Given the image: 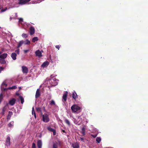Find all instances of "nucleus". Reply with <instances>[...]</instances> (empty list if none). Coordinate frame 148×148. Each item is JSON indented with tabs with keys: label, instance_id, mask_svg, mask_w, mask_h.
Masks as SVG:
<instances>
[{
	"label": "nucleus",
	"instance_id": "f257e3e1",
	"mask_svg": "<svg viewBox=\"0 0 148 148\" xmlns=\"http://www.w3.org/2000/svg\"><path fill=\"white\" fill-rule=\"evenodd\" d=\"M71 108L73 112H76L81 109L80 107L76 104L73 105Z\"/></svg>",
	"mask_w": 148,
	"mask_h": 148
},
{
	"label": "nucleus",
	"instance_id": "f03ea898",
	"mask_svg": "<svg viewBox=\"0 0 148 148\" xmlns=\"http://www.w3.org/2000/svg\"><path fill=\"white\" fill-rule=\"evenodd\" d=\"M42 121L45 122L47 123L49 121V115L47 114H42Z\"/></svg>",
	"mask_w": 148,
	"mask_h": 148
},
{
	"label": "nucleus",
	"instance_id": "7ed1b4c3",
	"mask_svg": "<svg viewBox=\"0 0 148 148\" xmlns=\"http://www.w3.org/2000/svg\"><path fill=\"white\" fill-rule=\"evenodd\" d=\"M29 33L30 35H32L34 34L35 29L33 26H31L29 28Z\"/></svg>",
	"mask_w": 148,
	"mask_h": 148
},
{
	"label": "nucleus",
	"instance_id": "20e7f679",
	"mask_svg": "<svg viewBox=\"0 0 148 148\" xmlns=\"http://www.w3.org/2000/svg\"><path fill=\"white\" fill-rule=\"evenodd\" d=\"M22 72L24 73L27 74L28 73V70L27 68L24 66H23L22 67Z\"/></svg>",
	"mask_w": 148,
	"mask_h": 148
},
{
	"label": "nucleus",
	"instance_id": "39448f33",
	"mask_svg": "<svg viewBox=\"0 0 148 148\" xmlns=\"http://www.w3.org/2000/svg\"><path fill=\"white\" fill-rule=\"evenodd\" d=\"M68 93L67 91H65L62 96V101H65L66 100L67 97Z\"/></svg>",
	"mask_w": 148,
	"mask_h": 148
},
{
	"label": "nucleus",
	"instance_id": "423d86ee",
	"mask_svg": "<svg viewBox=\"0 0 148 148\" xmlns=\"http://www.w3.org/2000/svg\"><path fill=\"white\" fill-rule=\"evenodd\" d=\"M35 53L36 56L39 58L42 56V53L39 50L36 51Z\"/></svg>",
	"mask_w": 148,
	"mask_h": 148
},
{
	"label": "nucleus",
	"instance_id": "0eeeda50",
	"mask_svg": "<svg viewBox=\"0 0 148 148\" xmlns=\"http://www.w3.org/2000/svg\"><path fill=\"white\" fill-rule=\"evenodd\" d=\"M16 100L14 98H12L9 101V103L11 106L14 105L15 103Z\"/></svg>",
	"mask_w": 148,
	"mask_h": 148
},
{
	"label": "nucleus",
	"instance_id": "6e6552de",
	"mask_svg": "<svg viewBox=\"0 0 148 148\" xmlns=\"http://www.w3.org/2000/svg\"><path fill=\"white\" fill-rule=\"evenodd\" d=\"M47 129L50 131L53 132V135H55L56 134V132L55 130L50 127H48Z\"/></svg>",
	"mask_w": 148,
	"mask_h": 148
},
{
	"label": "nucleus",
	"instance_id": "1a4fd4ad",
	"mask_svg": "<svg viewBox=\"0 0 148 148\" xmlns=\"http://www.w3.org/2000/svg\"><path fill=\"white\" fill-rule=\"evenodd\" d=\"M6 145L8 146H9L10 145V138L9 136L7 137L6 140L5 142Z\"/></svg>",
	"mask_w": 148,
	"mask_h": 148
},
{
	"label": "nucleus",
	"instance_id": "9d476101",
	"mask_svg": "<svg viewBox=\"0 0 148 148\" xmlns=\"http://www.w3.org/2000/svg\"><path fill=\"white\" fill-rule=\"evenodd\" d=\"M16 53H13L11 55V57L13 60H15L16 59Z\"/></svg>",
	"mask_w": 148,
	"mask_h": 148
},
{
	"label": "nucleus",
	"instance_id": "9b49d317",
	"mask_svg": "<svg viewBox=\"0 0 148 148\" xmlns=\"http://www.w3.org/2000/svg\"><path fill=\"white\" fill-rule=\"evenodd\" d=\"M49 64V62L48 61H46L44 62L41 65V66L42 67L44 68L48 66Z\"/></svg>",
	"mask_w": 148,
	"mask_h": 148
},
{
	"label": "nucleus",
	"instance_id": "f8f14e48",
	"mask_svg": "<svg viewBox=\"0 0 148 148\" xmlns=\"http://www.w3.org/2000/svg\"><path fill=\"white\" fill-rule=\"evenodd\" d=\"M7 56L8 54L7 53H3L0 55V58L1 59H4L7 57Z\"/></svg>",
	"mask_w": 148,
	"mask_h": 148
},
{
	"label": "nucleus",
	"instance_id": "ddd939ff",
	"mask_svg": "<svg viewBox=\"0 0 148 148\" xmlns=\"http://www.w3.org/2000/svg\"><path fill=\"white\" fill-rule=\"evenodd\" d=\"M37 145L38 148H41L42 144V141L40 140H39L37 142Z\"/></svg>",
	"mask_w": 148,
	"mask_h": 148
},
{
	"label": "nucleus",
	"instance_id": "4468645a",
	"mask_svg": "<svg viewBox=\"0 0 148 148\" xmlns=\"http://www.w3.org/2000/svg\"><path fill=\"white\" fill-rule=\"evenodd\" d=\"M40 95V90L38 89H37L35 95V97L36 98H38Z\"/></svg>",
	"mask_w": 148,
	"mask_h": 148
},
{
	"label": "nucleus",
	"instance_id": "2eb2a0df",
	"mask_svg": "<svg viewBox=\"0 0 148 148\" xmlns=\"http://www.w3.org/2000/svg\"><path fill=\"white\" fill-rule=\"evenodd\" d=\"M77 95L76 92L74 91L72 93V97L75 100L77 98Z\"/></svg>",
	"mask_w": 148,
	"mask_h": 148
},
{
	"label": "nucleus",
	"instance_id": "dca6fc26",
	"mask_svg": "<svg viewBox=\"0 0 148 148\" xmlns=\"http://www.w3.org/2000/svg\"><path fill=\"white\" fill-rule=\"evenodd\" d=\"M19 98L20 99L21 103L22 104L24 102V99L23 97L21 96H19Z\"/></svg>",
	"mask_w": 148,
	"mask_h": 148
},
{
	"label": "nucleus",
	"instance_id": "f3484780",
	"mask_svg": "<svg viewBox=\"0 0 148 148\" xmlns=\"http://www.w3.org/2000/svg\"><path fill=\"white\" fill-rule=\"evenodd\" d=\"M73 148H79V146L77 143H76L73 145Z\"/></svg>",
	"mask_w": 148,
	"mask_h": 148
},
{
	"label": "nucleus",
	"instance_id": "a211bd4d",
	"mask_svg": "<svg viewBox=\"0 0 148 148\" xmlns=\"http://www.w3.org/2000/svg\"><path fill=\"white\" fill-rule=\"evenodd\" d=\"M23 43V41H20L18 43V46H17V48H19L20 47Z\"/></svg>",
	"mask_w": 148,
	"mask_h": 148
},
{
	"label": "nucleus",
	"instance_id": "6ab92c4d",
	"mask_svg": "<svg viewBox=\"0 0 148 148\" xmlns=\"http://www.w3.org/2000/svg\"><path fill=\"white\" fill-rule=\"evenodd\" d=\"M14 122L13 121L10 122L8 125V126L10 127H11L13 126Z\"/></svg>",
	"mask_w": 148,
	"mask_h": 148
},
{
	"label": "nucleus",
	"instance_id": "aec40b11",
	"mask_svg": "<svg viewBox=\"0 0 148 148\" xmlns=\"http://www.w3.org/2000/svg\"><path fill=\"white\" fill-rule=\"evenodd\" d=\"M38 40V38L37 37H34L32 38V41L33 42H34L36 41H37Z\"/></svg>",
	"mask_w": 148,
	"mask_h": 148
},
{
	"label": "nucleus",
	"instance_id": "412c9836",
	"mask_svg": "<svg viewBox=\"0 0 148 148\" xmlns=\"http://www.w3.org/2000/svg\"><path fill=\"white\" fill-rule=\"evenodd\" d=\"M0 63L2 64H6V62L4 59H0Z\"/></svg>",
	"mask_w": 148,
	"mask_h": 148
},
{
	"label": "nucleus",
	"instance_id": "4be33fe9",
	"mask_svg": "<svg viewBox=\"0 0 148 148\" xmlns=\"http://www.w3.org/2000/svg\"><path fill=\"white\" fill-rule=\"evenodd\" d=\"M85 128L84 127H83L82 128V134L83 135H85Z\"/></svg>",
	"mask_w": 148,
	"mask_h": 148
},
{
	"label": "nucleus",
	"instance_id": "5701e85b",
	"mask_svg": "<svg viewBox=\"0 0 148 148\" xmlns=\"http://www.w3.org/2000/svg\"><path fill=\"white\" fill-rule=\"evenodd\" d=\"M101 140V139L100 137H97L96 138V141L98 143H99Z\"/></svg>",
	"mask_w": 148,
	"mask_h": 148
},
{
	"label": "nucleus",
	"instance_id": "b1692460",
	"mask_svg": "<svg viewBox=\"0 0 148 148\" xmlns=\"http://www.w3.org/2000/svg\"><path fill=\"white\" fill-rule=\"evenodd\" d=\"M25 3H26L25 2L24 0H22V1H19V2H18V4L20 5L25 4Z\"/></svg>",
	"mask_w": 148,
	"mask_h": 148
},
{
	"label": "nucleus",
	"instance_id": "393cba45",
	"mask_svg": "<svg viewBox=\"0 0 148 148\" xmlns=\"http://www.w3.org/2000/svg\"><path fill=\"white\" fill-rule=\"evenodd\" d=\"M22 36L23 38H27L28 36V35L27 34H25V33H23L22 35Z\"/></svg>",
	"mask_w": 148,
	"mask_h": 148
},
{
	"label": "nucleus",
	"instance_id": "a878e982",
	"mask_svg": "<svg viewBox=\"0 0 148 148\" xmlns=\"http://www.w3.org/2000/svg\"><path fill=\"white\" fill-rule=\"evenodd\" d=\"M50 104L51 106L54 105H55V103L54 101L52 100L50 102Z\"/></svg>",
	"mask_w": 148,
	"mask_h": 148
},
{
	"label": "nucleus",
	"instance_id": "bb28decb",
	"mask_svg": "<svg viewBox=\"0 0 148 148\" xmlns=\"http://www.w3.org/2000/svg\"><path fill=\"white\" fill-rule=\"evenodd\" d=\"M3 98V95L2 93H1L0 94V103L2 101Z\"/></svg>",
	"mask_w": 148,
	"mask_h": 148
},
{
	"label": "nucleus",
	"instance_id": "cd10ccee",
	"mask_svg": "<svg viewBox=\"0 0 148 148\" xmlns=\"http://www.w3.org/2000/svg\"><path fill=\"white\" fill-rule=\"evenodd\" d=\"M65 123L68 124L69 126H70V123L69 121V120L67 119H65Z\"/></svg>",
	"mask_w": 148,
	"mask_h": 148
},
{
	"label": "nucleus",
	"instance_id": "c85d7f7f",
	"mask_svg": "<svg viewBox=\"0 0 148 148\" xmlns=\"http://www.w3.org/2000/svg\"><path fill=\"white\" fill-rule=\"evenodd\" d=\"M36 111L37 112H40L42 113L41 108L40 107H38L36 108ZM42 113H41L42 114Z\"/></svg>",
	"mask_w": 148,
	"mask_h": 148
},
{
	"label": "nucleus",
	"instance_id": "c756f323",
	"mask_svg": "<svg viewBox=\"0 0 148 148\" xmlns=\"http://www.w3.org/2000/svg\"><path fill=\"white\" fill-rule=\"evenodd\" d=\"M58 145L57 143H54L53 144V148H58Z\"/></svg>",
	"mask_w": 148,
	"mask_h": 148
},
{
	"label": "nucleus",
	"instance_id": "7c9ffc66",
	"mask_svg": "<svg viewBox=\"0 0 148 148\" xmlns=\"http://www.w3.org/2000/svg\"><path fill=\"white\" fill-rule=\"evenodd\" d=\"M30 44V41L28 39L26 40V42L25 43V45H29Z\"/></svg>",
	"mask_w": 148,
	"mask_h": 148
},
{
	"label": "nucleus",
	"instance_id": "2f4dec72",
	"mask_svg": "<svg viewBox=\"0 0 148 148\" xmlns=\"http://www.w3.org/2000/svg\"><path fill=\"white\" fill-rule=\"evenodd\" d=\"M13 114L12 112L11 111H9L8 112V115L11 117L12 115Z\"/></svg>",
	"mask_w": 148,
	"mask_h": 148
},
{
	"label": "nucleus",
	"instance_id": "473e14b6",
	"mask_svg": "<svg viewBox=\"0 0 148 148\" xmlns=\"http://www.w3.org/2000/svg\"><path fill=\"white\" fill-rule=\"evenodd\" d=\"M7 9V7H6L4 9H2L1 10V12H4Z\"/></svg>",
	"mask_w": 148,
	"mask_h": 148
},
{
	"label": "nucleus",
	"instance_id": "72a5a7b5",
	"mask_svg": "<svg viewBox=\"0 0 148 148\" xmlns=\"http://www.w3.org/2000/svg\"><path fill=\"white\" fill-rule=\"evenodd\" d=\"M15 52L16 53H17V54H19V52H20L19 49H18L16 50V51H15Z\"/></svg>",
	"mask_w": 148,
	"mask_h": 148
},
{
	"label": "nucleus",
	"instance_id": "f704fd0d",
	"mask_svg": "<svg viewBox=\"0 0 148 148\" xmlns=\"http://www.w3.org/2000/svg\"><path fill=\"white\" fill-rule=\"evenodd\" d=\"M36 145L35 143H33L32 144V148H36Z\"/></svg>",
	"mask_w": 148,
	"mask_h": 148
},
{
	"label": "nucleus",
	"instance_id": "c9c22d12",
	"mask_svg": "<svg viewBox=\"0 0 148 148\" xmlns=\"http://www.w3.org/2000/svg\"><path fill=\"white\" fill-rule=\"evenodd\" d=\"M61 46V45H57L56 46V47L58 49V50H59Z\"/></svg>",
	"mask_w": 148,
	"mask_h": 148
},
{
	"label": "nucleus",
	"instance_id": "e433bc0d",
	"mask_svg": "<svg viewBox=\"0 0 148 148\" xmlns=\"http://www.w3.org/2000/svg\"><path fill=\"white\" fill-rule=\"evenodd\" d=\"M8 105V104H7L6 106L3 107V112H4L5 111V109H6V106H7Z\"/></svg>",
	"mask_w": 148,
	"mask_h": 148
},
{
	"label": "nucleus",
	"instance_id": "4c0bfd02",
	"mask_svg": "<svg viewBox=\"0 0 148 148\" xmlns=\"http://www.w3.org/2000/svg\"><path fill=\"white\" fill-rule=\"evenodd\" d=\"M16 88L17 87L16 86H14L10 87V88L12 89H16Z\"/></svg>",
	"mask_w": 148,
	"mask_h": 148
},
{
	"label": "nucleus",
	"instance_id": "58836bf2",
	"mask_svg": "<svg viewBox=\"0 0 148 148\" xmlns=\"http://www.w3.org/2000/svg\"><path fill=\"white\" fill-rule=\"evenodd\" d=\"M97 134H94V135H93V134L91 135V136L94 138H95L97 136Z\"/></svg>",
	"mask_w": 148,
	"mask_h": 148
},
{
	"label": "nucleus",
	"instance_id": "ea45409f",
	"mask_svg": "<svg viewBox=\"0 0 148 148\" xmlns=\"http://www.w3.org/2000/svg\"><path fill=\"white\" fill-rule=\"evenodd\" d=\"M35 112L34 110V108L33 107L32 108V114H34V113Z\"/></svg>",
	"mask_w": 148,
	"mask_h": 148
},
{
	"label": "nucleus",
	"instance_id": "a19ab883",
	"mask_svg": "<svg viewBox=\"0 0 148 148\" xmlns=\"http://www.w3.org/2000/svg\"><path fill=\"white\" fill-rule=\"evenodd\" d=\"M19 22H22L23 21V19L22 18H20L19 19Z\"/></svg>",
	"mask_w": 148,
	"mask_h": 148
},
{
	"label": "nucleus",
	"instance_id": "79ce46f5",
	"mask_svg": "<svg viewBox=\"0 0 148 148\" xmlns=\"http://www.w3.org/2000/svg\"><path fill=\"white\" fill-rule=\"evenodd\" d=\"M29 50H25L24 51V52L25 53H26L29 51Z\"/></svg>",
	"mask_w": 148,
	"mask_h": 148
},
{
	"label": "nucleus",
	"instance_id": "37998d69",
	"mask_svg": "<svg viewBox=\"0 0 148 148\" xmlns=\"http://www.w3.org/2000/svg\"><path fill=\"white\" fill-rule=\"evenodd\" d=\"M25 3L28 2L30 0H24Z\"/></svg>",
	"mask_w": 148,
	"mask_h": 148
},
{
	"label": "nucleus",
	"instance_id": "c03bdc74",
	"mask_svg": "<svg viewBox=\"0 0 148 148\" xmlns=\"http://www.w3.org/2000/svg\"><path fill=\"white\" fill-rule=\"evenodd\" d=\"M10 117L8 115L7 116V119L8 120H9L10 119Z\"/></svg>",
	"mask_w": 148,
	"mask_h": 148
},
{
	"label": "nucleus",
	"instance_id": "a18cd8bd",
	"mask_svg": "<svg viewBox=\"0 0 148 148\" xmlns=\"http://www.w3.org/2000/svg\"><path fill=\"white\" fill-rule=\"evenodd\" d=\"M34 117H35V118L36 119V113H34Z\"/></svg>",
	"mask_w": 148,
	"mask_h": 148
},
{
	"label": "nucleus",
	"instance_id": "49530a36",
	"mask_svg": "<svg viewBox=\"0 0 148 148\" xmlns=\"http://www.w3.org/2000/svg\"><path fill=\"white\" fill-rule=\"evenodd\" d=\"M84 138H80V140H81L83 141H84Z\"/></svg>",
	"mask_w": 148,
	"mask_h": 148
},
{
	"label": "nucleus",
	"instance_id": "de8ad7c7",
	"mask_svg": "<svg viewBox=\"0 0 148 148\" xmlns=\"http://www.w3.org/2000/svg\"><path fill=\"white\" fill-rule=\"evenodd\" d=\"M62 131L63 132H64V133H65V134H66V131H65V130H62Z\"/></svg>",
	"mask_w": 148,
	"mask_h": 148
},
{
	"label": "nucleus",
	"instance_id": "09e8293b",
	"mask_svg": "<svg viewBox=\"0 0 148 148\" xmlns=\"http://www.w3.org/2000/svg\"><path fill=\"white\" fill-rule=\"evenodd\" d=\"M16 95L17 96H19V94L18 93H16Z\"/></svg>",
	"mask_w": 148,
	"mask_h": 148
},
{
	"label": "nucleus",
	"instance_id": "8fccbe9b",
	"mask_svg": "<svg viewBox=\"0 0 148 148\" xmlns=\"http://www.w3.org/2000/svg\"><path fill=\"white\" fill-rule=\"evenodd\" d=\"M43 109L44 111H45V106H43Z\"/></svg>",
	"mask_w": 148,
	"mask_h": 148
},
{
	"label": "nucleus",
	"instance_id": "3c124183",
	"mask_svg": "<svg viewBox=\"0 0 148 148\" xmlns=\"http://www.w3.org/2000/svg\"><path fill=\"white\" fill-rule=\"evenodd\" d=\"M12 17H10V20L11 21L12 19Z\"/></svg>",
	"mask_w": 148,
	"mask_h": 148
},
{
	"label": "nucleus",
	"instance_id": "603ef678",
	"mask_svg": "<svg viewBox=\"0 0 148 148\" xmlns=\"http://www.w3.org/2000/svg\"><path fill=\"white\" fill-rule=\"evenodd\" d=\"M2 51H0V54H2Z\"/></svg>",
	"mask_w": 148,
	"mask_h": 148
},
{
	"label": "nucleus",
	"instance_id": "864d4df0",
	"mask_svg": "<svg viewBox=\"0 0 148 148\" xmlns=\"http://www.w3.org/2000/svg\"><path fill=\"white\" fill-rule=\"evenodd\" d=\"M1 68L2 69H3L2 67H1Z\"/></svg>",
	"mask_w": 148,
	"mask_h": 148
}]
</instances>
